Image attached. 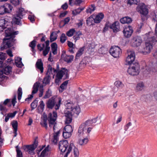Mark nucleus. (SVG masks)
<instances>
[{"mask_svg": "<svg viewBox=\"0 0 157 157\" xmlns=\"http://www.w3.org/2000/svg\"><path fill=\"white\" fill-rule=\"evenodd\" d=\"M68 80H67L63 82L60 85V87L61 89H59L60 92H62L65 89L64 86H66L68 83Z\"/></svg>", "mask_w": 157, "mask_h": 157, "instance_id": "40", "label": "nucleus"}, {"mask_svg": "<svg viewBox=\"0 0 157 157\" xmlns=\"http://www.w3.org/2000/svg\"><path fill=\"white\" fill-rule=\"evenodd\" d=\"M148 34L149 35L147 36L149 37L148 39V41H152L153 42H157V32H155L154 36H152V33L151 32H149Z\"/></svg>", "mask_w": 157, "mask_h": 157, "instance_id": "20", "label": "nucleus"}, {"mask_svg": "<svg viewBox=\"0 0 157 157\" xmlns=\"http://www.w3.org/2000/svg\"><path fill=\"white\" fill-rule=\"evenodd\" d=\"M22 19L18 17H17L15 16V17H13V18L12 21L13 24L21 25L22 24L21 22V21Z\"/></svg>", "mask_w": 157, "mask_h": 157, "instance_id": "26", "label": "nucleus"}, {"mask_svg": "<svg viewBox=\"0 0 157 157\" xmlns=\"http://www.w3.org/2000/svg\"><path fill=\"white\" fill-rule=\"evenodd\" d=\"M36 67L40 70L41 73H42L44 71L43 64L41 59H38L36 62Z\"/></svg>", "mask_w": 157, "mask_h": 157, "instance_id": "21", "label": "nucleus"}, {"mask_svg": "<svg viewBox=\"0 0 157 157\" xmlns=\"http://www.w3.org/2000/svg\"><path fill=\"white\" fill-rule=\"evenodd\" d=\"M67 40V36L64 33H63L60 38V41L62 43H63Z\"/></svg>", "mask_w": 157, "mask_h": 157, "instance_id": "58", "label": "nucleus"}, {"mask_svg": "<svg viewBox=\"0 0 157 157\" xmlns=\"http://www.w3.org/2000/svg\"><path fill=\"white\" fill-rule=\"evenodd\" d=\"M132 21V19L128 16L123 17L120 19V22L123 24H128L131 23Z\"/></svg>", "mask_w": 157, "mask_h": 157, "instance_id": "17", "label": "nucleus"}, {"mask_svg": "<svg viewBox=\"0 0 157 157\" xmlns=\"http://www.w3.org/2000/svg\"><path fill=\"white\" fill-rule=\"evenodd\" d=\"M144 83L143 82H140L137 84L136 87V90L138 91H141L144 89Z\"/></svg>", "mask_w": 157, "mask_h": 157, "instance_id": "31", "label": "nucleus"}, {"mask_svg": "<svg viewBox=\"0 0 157 157\" xmlns=\"http://www.w3.org/2000/svg\"><path fill=\"white\" fill-rule=\"evenodd\" d=\"M64 70L62 69V70H60L57 72L56 75V77L62 79L63 76Z\"/></svg>", "mask_w": 157, "mask_h": 157, "instance_id": "50", "label": "nucleus"}, {"mask_svg": "<svg viewBox=\"0 0 157 157\" xmlns=\"http://www.w3.org/2000/svg\"><path fill=\"white\" fill-rule=\"evenodd\" d=\"M80 112V108L79 107H73L70 111H66L64 113V116L66 117L65 123L70 124L72 121V116L76 114L78 115Z\"/></svg>", "mask_w": 157, "mask_h": 157, "instance_id": "6", "label": "nucleus"}, {"mask_svg": "<svg viewBox=\"0 0 157 157\" xmlns=\"http://www.w3.org/2000/svg\"><path fill=\"white\" fill-rule=\"evenodd\" d=\"M52 96V91L48 89V90L46 91L45 94L43 97V98L44 99H46L50 98Z\"/></svg>", "mask_w": 157, "mask_h": 157, "instance_id": "49", "label": "nucleus"}, {"mask_svg": "<svg viewBox=\"0 0 157 157\" xmlns=\"http://www.w3.org/2000/svg\"><path fill=\"white\" fill-rule=\"evenodd\" d=\"M49 145H48L47 147L42 151L40 156V157H45L47 155V152L49 151Z\"/></svg>", "mask_w": 157, "mask_h": 157, "instance_id": "32", "label": "nucleus"}, {"mask_svg": "<svg viewBox=\"0 0 157 157\" xmlns=\"http://www.w3.org/2000/svg\"><path fill=\"white\" fill-rule=\"evenodd\" d=\"M62 69L64 70L63 75H65V77L64 79H68L69 77L68 70L65 68H62Z\"/></svg>", "mask_w": 157, "mask_h": 157, "instance_id": "53", "label": "nucleus"}, {"mask_svg": "<svg viewBox=\"0 0 157 157\" xmlns=\"http://www.w3.org/2000/svg\"><path fill=\"white\" fill-rule=\"evenodd\" d=\"M11 2L15 6L18 5L19 4V0H11Z\"/></svg>", "mask_w": 157, "mask_h": 157, "instance_id": "62", "label": "nucleus"}, {"mask_svg": "<svg viewBox=\"0 0 157 157\" xmlns=\"http://www.w3.org/2000/svg\"><path fill=\"white\" fill-rule=\"evenodd\" d=\"M17 157H23L22 153L19 149H16Z\"/></svg>", "mask_w": 157, "mask_h": 157, "instance_id": "64", "label": "nucleus"}, {"mask_svg": "<svg viewBox=\"0 0 157 157\" xmlns=\"http://www.w3.org/2000/svg\"><path fill=\"white\" fill-rule=\"evenodd\" d=\"M135 54L133 51L128 52V56L126 59V65H130L127 70L128 73L130 75H137L140 72V66L138 62L135 61Z\"/></svg>", "mask_w": 157, "mask_h": 157, "instance_id": "1", "label": "nucleus"}, {"mask_svg": "<svg viewBox=\"0 0 157 157\" xmlns=\"http://www.w3.org/2000/svg\"><path fill=\"white\" fill-rule=\"evenodd\" d=\"M88 137H83L84 138L82 139H79L78 140V143L80 145H84L86 144L88 142Z\"/></svg>", "mask_w": 157, "mask_h": 157, "instance_id": "27", "label": "nucleus"}, {"mask_svg": "<svg viewBox=\"0 0 157 157\" xmlns=\"http://www.w3.org/2000/svg\"><path fill=\"white\" fill-rule=\"evenodd\" d=\"M146 70L150 73L157 72V63H150L148 66H147Z\"/></svg>", "mask_w": 157, "mask_h": 157, "instance_id": "12", "label": "nucleus"}, {"mask_svg": "<svg viewBox=\"0 0 157 157\" xmlns=\"http://www.w3.org/2000/svg\"><path fill=\"white\" fill-rule=\"evenodd\" d=\"M7 21L4 19H0V28L1 27V30H3L6 28L5 25Z\"/></svg>", "mask_w": 157, "mask_h": 157, "instance_id": "33", "label": "nucleus"}, {"mask_svg": "<svg viewBox=\"0 0 157 157\" xmlns=\"http://www.w3.org/2000/svg\"><path fill=\"white\" fill-rule=\"evenodd\" d=\"M25 14V12L24 9L20 8L16 12L15 15L17 17H18L20 19H23V16Z\"/></svg>", "mask_w": 157, "mask_h": 157, "instance_id": "19", "label": "nucleus"}, {"mask_svg": "<svg viewBox=\"0 0 157 157\" xmlns=\"http://www.w3.org/2000/svg\"><path fill=\"white\" fill-rule=\"evenodd\" d=\"M62 131V130H60L54 133L53 136V142L56 144L57 142L58 139V136L60 132H61Z\"/></svg>", "mask_w": 157, "mask_h": 157, "instance_id": "35", "label": "nucleus"}, {"mask_svg": "<svg viewBox=\"0 0 157 157\" xmlns=\"http://www.w3.org/2000/svg\"><path fill=\"white\" fill-rule=\"evenodd\" d=\"M13 7L9 3H6L0 7V14L3 15L11 12Z\"/></svg>", "mask_w": 157, "mask_h": 157, "instance_id": "9", "label": "nucleus"}, {"mask_svg": "<svg viewBox=\"0 0 157 157\" xmlns=\"http://www.w3.org/2000/svg\"><path fill=\"white\" fill-rule=\"evenodd\" d=\"M84 50V48L82 47L80 48L78 51L77 53L75 59H78L80 56H81L83 54V52Z\"/></svg>", "mask_w": 157, "mask_h": 157, "instance_id": "36", "label": "nucleus"}, {"mask_svg": "<svg viewBox=\"0 0 157 157\" xmlns=\"http://www.w3.org/2000/svg\"><path fill=\"white\" fill-rule=\"evenodd\" d=\"M61 57V58L67 63L71 62L74 58V56L73 55H66L64 56L63 54H62Z\"/></svg>", "mask_w": 157, "mask_h": 157, "instance_id": "18", "label": "nucleus"}, {"mask_svg": "<svg viewBox=\"0 0 157 157\" xmlns=\"http://www.w3.org/2000/svg\"><path fill=\"white\" fill-rule=\"evenodd\" d=\"M65 106L67 109L66 110H65V112L66 110L69 111L68 110L69 109H70V110H71L74 107V105L72 103L68 102L66 104Z\"/></svg>", "mask_w": 157, "mask_h": 157, "instance_id": "45", "label": "nucleus"}, {"mask_svg": "<svg viewBox=\"0 0 157 157\" xmlns=\"http://www.w3.org/2000/svg\"><path fill=\"white\" fill-rule=\"evenodd\" d=\"M63 130L65 132H68L71 134L73 131L72 128L71 126L69 124L66 125L64 127Z\"/></svg>", "mask_w": 157, "mask_h": 157, "instance_id": "37", "label": "nucleus"}, {"mask_svg": "<svg viewBox=\"0 0 157 157\" xmlns=\"http://www.w3.org/2000/svg\"><path fill=\"white\" fill-rule=\"evenodd\" d=\"M36 41L35 40H34L29 43V46L31 48L32 52L33 53L36 52L35 48L36 46Z\"/></svg>", "mask_w": 157, "mask_h": 157, "instance_id": "28", "label": "nucleus"}, {"mask_svg": "<svg viewBox=\"0 0 157 157\" xmlns=\"http://www.w3.org/2000/svg\"><path fill=\"white\" fill-rule=\"evenodd\" d=\"M54 32H53L51 33L50 36V41L51 42H52L55 41L57 38V34L56 33H55L54 36Z\"/></svg>", "mask_w": 157, "mask_h": 157, "instance_id": "41", "label": "nucleus"}, {"mask_svg": "<svg viewBox=\"0 0 157 157\" xmlns=\"http://www.w3.org/2000/svg\"><path fill=\"white\" fill-rule=\"evenodd\" d=\"M11 28H8L5 30V36L6 38L3 39V44L1 46V49L2 51L7 48L11 47L15 40L14 38L15 35H17L18 31L13 32Z\"/></svg>", "mask_w": 157, "mask_h": 157, "instance_id": "3", "label": "nucleus"}, {"mask_svg": "<svg viewBox=\"0 0 157 157\" xmlns=\"http://www.w3.org/2000/svg\"><path fill=\"white\" fill-rule=\"evenodd\" d=\"M104 15L102 13H100L94 19V22L96 23H98L100 22L101 20L103 18Z\"/></svg>", "mask_w": 157, "mask_h": 157, "instance_id": "22", "label": "nucleus"}, {"mask_svg": "<svg viewBox=\"0 0 157 157\" xmlns=\"http://www.w3.org/2000/svg\"><path fill=\"white\" fill-rule=\"evenodd\" d=\"M57 112L56 111H53L52 113H49L48 115V118L47 116L44 117L43 121L40 123V124L43 127H45L46 129L48 127L47 120L48 121L49 125L50 127H53V130H55V127L56 123V122L57 117Z\"/></svg>", "mask_w": 157, "mask_h": 157, "instance_id": "4", "label": "nucleus"}, {"mask_svg": "<svg viewBox=\"0 0 157 157\" xmlns=\"http://www.w3.org/2000/svg\"><path fill=\"white\" fill-rule=\"evenodd\" d=\"M61 99L60 98H56L53 97L49 99L46 102V106L49 109H52L54 107L56 110L59 109Z\"/></svg>", "mask_w": 157, "mask_h": 157, "instance_id": "5", "label": "nucleus"}, {"mask_svg": "<svg viewBox=\"0 0 157 157\" xmlns=\"http://www.w3.org/2000/svg\"><path fill=\"white\" fill-rule=\"evenodd\" d=\"M38 145V141L35 140L33 144L30 145H26V148L27 149V151L28 153L31 155L34 154V151L35 149L37 147Z\"/></svg>", "mask_w": 157, "mask_h": 157, "instance_id": "13", "label": "nucleus"}, {"mask_svg": "<svg viewBox=\"0 0 157 157\" xmlns=\"http://www.w3.org/2000/svg\"><path fill=\"white\" fill-rule=\"evenodd\" d=\"M150 17L153 21H157V11H153L151 12Z\"/></svg>", "mask_w": 157, "mask_h": 157, "instance_id": "29", "label": "nucleus"}, {"mask_svg": "<svg viewBox=\"0 0 157 157\" xmlns=\"http://www.w3.org/2000/svg\"><path fill=\"white\" fill-rule=\"evenodd\" d=\"M37 100L35 99L31 103V107L32 110L35 109L37 107Z\"/></svg>", "mask_w": 157, "mask_h": 157, "instance_id": "51", "label": "nucleus"}, {"mask_svg": "<svg viewBox=\"0 0 157 157\" xmlns=\"http://www.w3.org/2000/svg\"><path fill=\"white\" fill-rule=\"evenodd\" d=\"M71 134L70 133L65 132L63 130V137L65 139H67L70 136H71Z\"/></svg>", "mask_w": 157, "mask_h": 157, "instance_id": "55", "label": "nucleus"}, {"mask_svg": "<svg viewBox=\"0 0 157 157\" xmlns=\"http://www.w3.org/2000/svg\"><path fill=\"white\" fill-rule=\"evenodd\" d=\"M137 11L141 14L145 16L148 13V10L147 6L144 3L139 5L137 7Z\"/></svg>", "mask_w": 157, "mask_h": 157, "instance_id": "11", "label": "nucleus"}, {"mask_svg": "<svg viewBox=\"0 0 157 157\" xmlns=\"http://www.w3.org/2000/svg\"><path fill=\"white\" fill-rule=\"evenodd\" d=\"M140 0H128L127 4L131 5L132 4H137Z\"/></svg>", "mask_w": 157, "mask_h": 157, "instance_id": "54", "label": "nucleus"}, {"mask_svg": "<svg viewBox=\"0 0 157 157\" xmlns=\"http://www.w3.org/2000/svg\"><path fill=\"white\" fill-rule=\"evenodd\" d=\"M133 33L132 27L130 25L128 26L127 27L124 28L123 31L124 36L126 38L130 37L132 35Z\"/></svg>", "mask_w": 157, "mask_h": 157, "instance_id": "14", "label": "nucleus"}, {"mask_svg": "<svg viewBox=\"0 0 157 157\" xmlns=\"http://www.w3.org/2000/svg\"><path fill=\"white\" fill-rule=\"evenodd\" d=\"M114 84L117 87L122 88L124 86V85L122 82L119 81H116L114 83Z\"/></svg>", "mask_w": 157, "mask_h": 157, "instance_id": "52", "label": "nucleus"}, {"mask_svg": "<svg viewBox=\"0 0 157 157\" xmlns=\"http://www.w3.org/2000/svg\"><path fill=\"white\" fill-rule=\"evenodd\" d=\"M82 35V33L80 31H78L76 33L75 35L73 36V38L75 40V42L80 39V36Z\"/></svg>", "mask_w": 157, "mask_h": 157, "instance_id": "42", "label": "nucleus"}, {"mask_svg": "<svg viewBox=\"0 0 157 157\" xmlns=\"http://www.w3.org/2000/svg\"><path fill=\"white\" fill-rule=\"evenodd\" d=\"M121 51L120 48L118 46H113L110 48L109 53L114 58L119 57L121 53Z\"/></svg>", "mask_w": 157, "mask_h": 157, "instance_id": "10", "label": "nucleus"}, {"mask_svg": "<svg viewBox=\"0 0 157 157\" xmlns=\"http://www.w3.org/2000/svg\"><path fill=\"white\" fill-rule=\"evenodd\" d=\"M95 6L94 5H92L90 6L86 10L87 13H91L95 10Z\"/></svg>", "mask_w": 157, "mask_h": 157, "instance_id": "43", "label": "nucleus"}, {"mask_svg": "<svg viewBox=\"0 0 157 157\" xmlns=\"http://www.w3.org/2000/svg\"><path fill=\"white\" fill-rule=\"evenodd\" d=\"M98 118V117H97L93 119L87 120L85 123H82L79 126L78 129V133H80V135L85 133V132H86V129H87L88 127L92 124L96 122Z\"/></svg>", "mask_w": 157, "mask_h": 157, "instance_id": "8", "label": "nucleus"}, {"mask_svg": "<svg viewBox=\"0 0 157 157\" xmlns=\"http://www.w3.org/2000/svg\"><path fill=\"white\" fill-rule=\"evenodd\" d=\"M51 47L53 54L54 55L56 54L57 50V45L56 43L55 42L52 43L51 44Z\"/></svg>", "mask_w": 157, "mask_h": 157, "instance_id": "30", "label": "nucleus"}, {"mask_svg": "<svg viewBox=\"0 0 157 157\" xmlns=\"http://www.w3.org/2000/svg\"><path fill=\"white\" fill-rule=\"evenodd\" d=\"M148 35H149L148 33L146 34L144 36V39L146 41L145 46L142 48L141 47V48H140L139 49V52L144 55H146L150 52L152 48V43L154 42L147 40L149 37L147 36Z\"/></svg>", "mask_w": 157, "mask_h": 157, "instance_id": "7", "label": "nucleus"}, {"mask_svg": "<svg viewBox=\"0 0 157 157\" xmlns=\"http://www.w3.org/2000/svg\"><path fill=\"white\" fill-rule=\"evenodd\" d=\"M6 54L3 52H0V67L3 65V61L6 59Z\"/></svg>", "mask_w": 157, "mask_h": 157, "instance_id": "24", "label": "nucleus"}, {"mask_svg": "<svg viewBox=\"0 0 157 157\" xmlns=\"http://www.w3.org/2000/svg\"><path fill=\"white\" fill-rule=\"evenodd\" d=\"M84 9V8H78L72 11V14L74 15L75 16L79 13Z\"/></svg>", "mask_w": 157, "mask_h": 157, "instance_id": "39", "label": "nucleus"}, {"mask_svg": "<svg viewBox=\"0 0 157 157\" xmlns=\"http://www.w3.org/2000/svg\"><path fill=\"white\" fill-rule=\"evenodd\" d=\"M110 28L113 29L114 32H117L120 31V23L118 21H116L110 25Z\"/></svg>", "mask_w": 157, "mask_h": 157, "instance_id": "16", "label": "nucleus"}, {"mask_svg": "<svg viewBox=\"0 0 157 157\" xmlns=\"http://www.w3.org/2000/svg\"><path fill=\"white\" fill-rule=\"evenodd\" d=\"M17 93H18V99L19 100H20L21 97V96L22 95V89L21 87H19L17 90Z\"/></svg>", "mask_w": 157, "mask_h": 157, "instance_id": "56", "label": "nucleus"}, {"mask_svg": "<svg viewBox=\"0 0 157 157\" xmlns=\"http://www.w3.org/2000/svg\"><path fill=\"white\" fill-rule=\"evenodd\" d=\"M50 48H45V49L43 52V54L44 56H46L49 52Z\"/></svg>", "mask_w": 157, "mask_h": 157, "instance_id": "61", "label": "nucleus"}, {"mask_svg": "<svg viewBox=\"0 0 157 157\" xmlns=\"http://www.w3.org/2000/svg\"><path fill=\"white\" fill-rule=\"evenodd\" d=\"M22 59L19 57L15 58V63L16 65L19 68H21L24 65L21 62Z\"/></svg>", "mask_w": 157, "mask_h": 157, "instance_id": "23", "label": "nucleus"}, {"mask_svg": "<svg viewBox=\"0 0 157 157\" xmlns=\"http://www.w3.org/2000/svg\"><path fill=\"white\" fill-rule=\"evenodd\" d=\"M39 92L40 93L39 94V97H41L43 96L44 93V89L43 85L40 86Z\"/></svg>", "mask_w": 157, "mask_h": 157, "instance_id": "60", "label": "nucleus"}, {"mask_svg": "<svg viewBox=\"0 0 157 157\" xmlns=\"http://www.w3.org/2000/svg\"><path fill=\"white\" fill-rule=\"evenodd\" d=\"M39 86V83L36 82L35 83L33 87V90L32 92V94H35L36 93L38 90V88Z\"/></svg>", "mask_w": 157, "mask_h": 157, "instance_id": "38", "label": "nucleus"}, {"mask_svg": "<svg viewBox=\"0 0 157 157\" xmlns=\"http://www.w3.org/2000/svg\"><path fill=\"white\" fill-rule=\"evenodd\" d=\"M142 41V39L140 37H135L131 40L132 45L134 47H137L141 44Z\"/></svg>", "mask_w": 157, "mask_h": 157, "instance_id": "15", "label": "nucleus"}, {"mask_svg": "<svg viewBox=\"0 0 157 157\" xmlns=\"http://www.w3.org/2000/svg\"><path fill=\"white\" fill-rule=\"evenodd\" d=\"M50 78L49 75L44 78L43 81V83L46 84H48L50 83Z\"/></svg>", "mask_w": 157, "mask_h": 157, "instance_id": "44", "label": "nucleus"}, {"mask_svg": "<svg viewBox=\"0 0 157 157\" xmlns=\"http://www.w3.org/2000/svg\"><path fill=\"white\" fill-rule=\"evenodd\" d=\"M75 32V29H71L67 32L66 33L67 35L68 36H73Z\"/></svg>", "mask_w": 157, "mask_h": 157, "instance_id": "57", "label": "nucleus"}, {"mask_svg": "<svg viewBox=\"0 0 157 157\" xmlns=\"http://www.w3.org/2000/svg\"><path fill=\"white\" fill-rule=\"evenodd\" d=\"M44 106L45 104H44V101H40V104L39 105L38 107H40L42 111H43Z\"/></svg>", "mask_w": 157, "mask_h": 157, "instance_id": "59", "label": "nucleus"}, {"mask_svg": "<svg viewBox=\"0 0 157 157\" xmlns=\"http://www.w3.org/2000/svg\"><path fill=\"white\" fill-rule=\"evenodd\" d=\"M52 70H53V72L54 73L57 72V70L55 69L54 68H52L51 65H48L47 73H49V74H52Z\"/></svg>", "mask_w": 157, "mask_h": 157, "instance_id": "46", "label": "nucleus"}, {"mask_svg": "<svg viewBox=\"0 0 157 157\" xmlns=\"http://www.w3.org/2000/svg\"><path fill=\"white\" fill-rule=\"evenodd\" d=\"M107 51V48L104 47H101L98 49V52L100 54H105L106 53Z\"/></svg>", "mask_w": 157, "mask_h": 157, "instance_id": "48", "label": "nucleus"}, {"mask_svg": "<svg viewBox=\"0 0 157 157\" xmlns=\"http://www.w3.org/2000/svg\"><path fill=\"white\" fill-rule=\"evenodd\" d=\"M12 125L13 128L14 129V131L17 132L18 125L17 121H13L12 122Z\"/></svg>", "mask_w": 157, "mask_h": 157, "instance_id": "47", "label": "nucleus"}, {"mask_svg": "<svg viewBox=\"0 0 157 157\" xmlns=\"http://www.w3.org/2000/svg\"><path fill=\"white\" fill-rule=\"evenodd\" d=\"M12 68L10 66H7L3 70V73L6 75H9L11 72Z\"/></svg>", "mask_w": 157, "mask_h": 157, "instance_id": "34", "label": "nucleus"}, {"mask_svg": "<svg viewBox=\"0 0 157 157\" xmlns=\"http://www.w3.org/2000/svg\"><path fill=\"white\" fill-rule=\"evenodd\" d=\"M59 148L62 153L66 152L64 157H67L72 149L74 157H78L79 152L78 149L76 147L72 141L69 144L67 140H66L60 141L59 144Z\"/></svg>", "mask_w": 157, "mask_h": 157, "instance_id": "2", "label": "nucleus"}, {"mask_svg": "<svg viewBox=\"0 0 157 157\" xmlns=\"http://www.w3.org/2000/svg\"><path fill=\"white\" fill-rule=\"evenodd\" d=\"M92 129V128H91L90 127H88L87 129H86V132H86L85 133L82 134V135H80V133H78V136L79 137H88L89 136V134L90 133V132L91 131Z\"/></svg>", "mask_w": 157, "mask_h": 157, "instance_id": "25", "label": "nucleus"}, {"mask_svg": "<svg viewBox=\"0 0 157 157\" xmlns=\"http://www.w3.org/2000/svg\"><path fill=\"white\" fill-rule=\"evenodd\" d=\"M28 19L32 23H34L35 21L34 16L32 15H29L28 17Z\"/></svg>", "mask_w": 157, "mask_h": 157, "instance_id": "63", "label": "nucleus"}]
</instances>
